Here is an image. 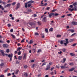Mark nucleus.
Segmentation results:
<instances>
[{"mask_svg": "<svg viewBox=\"0 0 77 77\" xmlns=\"http://www.w3.org/2000/svg\"><path fill=\"white\" fill-rule=\"evenodd\" d=\"M47 18L46 17H45L43 18L42 19V21H43V22H47Z\"/></svg>", "mask_w": 77, "mask_h": 77, "instance_id": "obj_1", "label": "nucleus"}, {"mask_svg": "<svg viewBox=\"0 0 77 77\" xmlns=\"http://www.w3.org/2000/svg\"><path fill=\"white\" fill-rule=\"evenodd\" d=\"M19 8H20V3H18L17 4L16 9H18Z\"/></svg>", "mask_w": 77, "mask_h": 77, "instance_id": "obj_2", "label": "nucleus"}, {"mask_svg": "<svg viewBox=\"0 0 77 77\" xmlns=\"http://www.w3.org/2000/svg\"><path fill=\"white\" fill-rule=\"evenodd\" d=\"M68 68V67H66L65 66H62L61 67V69H65V68Z\"/></svg>", "mask_w": 77, "mask_h": 77, "instance_id": "obj_3", "label": "nucleus"}, {"mask_svg": "<svg viewBox=\"0 0 77 77\" xmlns=\"http://www.w3.org/2000/svg\"><path fill=\"white\" fill-rule=\"evenodd\" d=\"M8 57H13V54L12 53L11 54H9L8 55Z\"/></svg>", "mask_w": 77, "mask_h": 77, "instance_id": "obj_4", "label": "nucleus"}, {"mask_svg": "<svg viewBox=\"0 0 77 77\" xmlns=\"http://www.w3.org/2000/svg\"><path fill=\"white\" fill-rule=\"evenodd\" d=\"M72 23L73 25H77V22H76L73 21L72 22Z\"/></svg>", "mask_w": 77, "mask_h": 77, "instance_id": "obj_5", "label": "nucleus"}, {"mask_svg": "<svg viewBox=\"0 0 77 77\" xmlns=\"http://www.w3.org/2000/svg\"><path fill=\"white\" fill-rule=\"evenodd\" d=\"M3 47H5V48H7V47H8V45L7 44H3Z\"/></svg>", "mask_w": 77, "mask_h": 77, "instance_id": "obj_6", "label": "nucleus"}, {"mask_svg": "<svg viewBox=\"0 0 77 77\" xmlns=\"http://www.w3.org/2000/svg\"><path fill=\"white\" fill-rule=\"evenodd\" d=\"M21 48H21V47L18 48H17V51H20L21 50Z\"/></svg>", "mask_w": 77, "mask_h": 77, "instance_id": "obj_7", "label": "nucleus"}, {"mask_svg": "<svg viewBox=\"0 0 77 77\" xmlns=\"http://www.w3.org/2000/svg\"><path fill=\"white\" fill-rule=\"evenodd\" d=\"M22 58V56H20L18 57V59L19 60H21V59Z\"/></svg>", "mask_w": 77, "mask_h": 77, "instance_id": "obj_8", "label": "nucleus"}, {"mask_svg": "<svg viewBox=\"0 0 77 77\" xmlns=\"http://www.w3.org/2000/svg\"><path fill=\"white\" fill-rule=\"evenodd\" d=\"M75 69L74 68H71L69 70V71L70 72H71V71H72L74 70Z\"/></svg>", "mask_w": 77, "mask_h": 77, "instance_id": "obj_9", "label": "nucleus"}, {"mask_svg": "<svg viewBox=\"0 0 77 77\" xmlns=\"http://www.w3.org/2000/svg\"><path fill=\"white\" fill-rule=\"evenodd\" d=\"M11 4H8L7 5V7L8 8H10V7H11Z\"/></svg>", "mask_w": 77, "mask_h": 77, "instance_id": "obj_10", "label": "nucleus"}, {"mask_svg": "<svg viewBox=\"0 0 77 77\" xmlns=\"http://www.w3.org/2000/svg\"><path fill=\"white\" fill-rule=\"evenodd\" d=\"M74 10H75V11H77V6H75L74 8Z\"/></svg>", "mask_w": 77, "mask_h": 77, "instance_id": "obj_11", "label": "nucleus"}, {"mask_svg": "<svg viewBox=\"0 0 77 77\" xmlns=\"http://www.w3.org/2000/svg\"><path fill=\"white\" fill-rule=\"evenodd\" d=\"M25 8H27V5H28V3H26L25 4Z\"/></svg>", "mask_w": 77, "mask_h": 77, "instance_id": "obj_12", "label": "nucleus"}, {"mask_svg": "<svg viewBox=\"0 0 77 77\" xmlns=\"http://www.w3.org/2000/svg\"><path fill=\"white\" fill-rule=\"evenodd\" d=\"M47 67H48L46 69V70H48L50 68V66H47Z\"/></svg>", "mask_w": 77, "mask_h": 77, "instance_id": "obj_13", "label": "nucleus"}, {"mask_svg": "<svg viewBox=\"0 0 77 77\" xmlns=\"http://www.w3.org/2000/svg\"><path fill=\"white\" fill-rule=\"evenodd\" d=\"M24 75L25 77H27L28 76V75H27V73H26L24 74Z\"/></svg>", "mask_w": 77, "mask_h": 77, "instance_id": "obj_14", "label": "nucleus"}, {"mask_svg": "<svg viewBox=\"0 0 77 77\" xmlns=\"http://www.w3.org/2000/svg\"><path fill=\"white\" fill-rule=\"evenodd\" d=\"M70 54L71 55V56H75V54L72 53H70Z\"/></svg>", "mask_w": 77, "mask_h": 77, "instance_id": "obj_15", "label": "nucleus"}, {"mask_svg": "<svg viewBox=\"0 0 77 77\" xmlns=\"http://www.w3.org/2000/svg\"><path fill=\"white\" fill-rule=\"evenodd\" d=\"M63 62H62V63H65V61H66V58H63Z\"/></svg>", "mask_w": 77, "mask_h": 77, "instance_id": "obj_16", "label": "nucleus"}, {"mask_svg": "<svg viewBox=\"0 0 77 77\" xmlns=\"http://www.w3.org/2000/svg\"><path fill=\"white\" fill-rule=\"evenodd\" d=\"M21 51H19L17 53L18 55L20 56V55H21Z\"/></svg>", "mask_w": 77, "mask_h": 77, "instance_id": "obj_17", "label": "nucleus"}, {"mask_svg": "<svg viewBox=\"0 0 77 77\" xmlns=\"http://www.w3.org/2000/svg\"><path fill=\"white\" fill-rule=\"evenodd\" d=\"M27 56V55L26 54H24V56L23 57V59H26V57Z\"/></svg>", "mask_w": 77, "mask_h": 77, "instance_id": "obj_18", "label": "nucleus"}, {"mask_svg": "<svg viewBox=\"0 0 77 77\" xmlns=\"http://www.w3.org/2000/svg\"><path fill=\"white\" fill-rule=\"evenodd\" d=\"M33 42V41L32 40H31L29 41V44H32Z\"/></svg>", "mask_w": 77, "mask_h": 77, "instance_id": "obj_19", "label": "nucleus"}, {"mask_svg": "<svg viewBox=\"0 0 77 77\" xmlns=\"http://www.w3.org/2000/svg\"><path fill=\"white\" fill-rule=\"evenodd\" d=\"M33 2H33V1H29V2H28V3H33Z\"/></svg>", "mask_w": 77, "mask_h": 77, "instance_id": "obj_20", "label": "nucleus"}, {"mask_svg": "<svg viewBox=\"0 0 77 77\" xmlns=\"http://www.w3.org/2000/svg\"><path fill=\"white\" fill-rule=\"evenodd\" d=\"M16 3V2H14L12 3L11 5L12 6H15Z\"/></svg>", "mask_w": 77, "mask_h": 77, "instance_id": "obj_21", "label": "nucleus"}, {"mask_svg": "<svg viewBox=\"0 0 77 77\" xmlns=\"http://www.w3.org/2000/svg\"><path fill=\"white\" fill-rule=\"evenodd\" d=\"M52 16V14H51V13H50L48 16V17H49V18H51V17Z\"/></svg>", "mask_w": 77, "mask_h": 77, "instance_id": "obj_22", "label": "nucleus"}, {"mask_svg": "<svg viewBox=\"0 0 77 77\" xmlns=\"http://www.w3.org/2000/svg\"><path fill=\"white\" fill-rule=\"evenodd\" d=\"M11 36L12 37V38H15V36L13 34H11Z\"/></svg>", "mask_w": 77, "mask_h": 77, "instance_id": "obj_23", "label": "nucleus"}, {"mask_svg": "<svg viewBox=\"0 0 77 77\" xmlns=\"http://www.w3.org/2000/svg\"><path fill=\"white\" fill-rule=\"evenodd\" d=\"M65 40L66 41V42L67 44H68V43H69V42L68 41V39L67 38H66Z\"/></svg>", "mask_w": 77, "mask_h": 77, "instance_id": "obj_24", "label": "nucleus"}, {"mask_svg": "<svg viewBox=\"0 0 77 77\" xmlns=\"http://www.w3.org/2000/svg\"><path fill=\"white\" fill-rule=\"evenodd\" d=\"M70 31H71L72 33H74V29H70Z\"/></svg>", "mask_w": 77, "mask_h": 77, "instance_id": "obj_25", "label": "nucleus"}, {"mask_svg": "<svg viewBox=\"0 0 77 77\" xmlns=\"http://www.w3.org/2000/svg\"><path fill=\"white\" fill-rule=\"evenodd\" d=\"M57 38H59L60 37H61V35H57Z\"/></svg>", "mask_w": 77, "mask_h": 77, "instance_id": "obj_26", "label": "nucleus"}, {"mask_svg": "<svg viewBox=\"0 0 77 77\" xmlns=\"http://www.w3.org/2000/svg\"><path fill=\"white\" fill-rule=\"evenodd\" d=\"M41 51V49H38L37 51L38 53H39Z\"/></svg>", "mask_w": 77, "mask_h": 77, "instance_id": "obj_27", "label": "nucleus"}, {"mask_svg": "<svg viewBox=\"0 0 77 77\" xmlns=\"http://www.w3.org/2000/svg\"><path fill=\"white\" fill-rule=\"evenodd\" d=\"M41 21H39L38 22V23L39 25H41Z\"/></svg>", "mask_w": 77, "mask_h": 77, "instance_id": "obj_28", "label": "nucleus"}, {"mask_svg": "<svg viewBox=\"0 0 77 77\" xmlns=\"http://www.w3.org/2000/svg\"><path fill=\"white\" fill-rule=\"evenodd\" d=\"M57 11V9H54L52 10V12H54L55 11Z\"/></svg>", "mask_w": 77, "mask_h": 77, "instance_id": "obj_29", "label": "nucleus"}, {"mask_svg": "<svg viewBox=\"0 0 77 77\" xmlns=\"http://www.w3.org/2000/svg\"><path fill=\"white\" fill-rule=\"evenodd\" d=\"M9 49H7L6 50V52L8 53H9Z\"/></svg>", "mask_w": 77, "mask_h": 77, "instance_id": "obj_30", "label": "nucleus"}, {"mask_svg": "<svg viewBox=\"0 0 77 77\" xmlns=\"http://www.w3.org/2000/svg\"><path fill=\"white\" fill-rule=\"evenodd\" d=\"M69 65L71 66H72L74 65V63H70Z\"/></svg>", "mask_w": 77, "mask_h": 77, "instance_id": "obj_31", "label": "nucleus"}, {"mask_svg": "<svg viewBox=\"0 0 77 77\" xmlns=\"http://www.w3.org/2000/svg\"><path fill=\"white\" fill-rule=\"evenodd\" d=\"M53 64L52 62H50L49 63V66H50V65H51Z\"/></svg>", "mask_w": 77, "mask_h": 77, "instance_id": "obj_32", "label": "nucleus"}, {"mask_svg": "<svg viewBox=\"0 0 77 77\" xmlns=\"http://www.w3.org/2000/svg\"><path fill=\"white\" fill-rule=\"evenodd\" d=\"M63 43V41L62 40L60 41V44L61 45H62Z\"/></svg>", "mask_w": 77, "mask_h": 77, "instance_id": "obj_33", "label": "nucleus"}, {"mask_svg": "<svg viewBox=\"0 0 77 77\" xmlns=\"http://www.w3.org/2000/svg\"><path fill=\"white\" fill-rule=\"evenodd\" d=\"M46 64V63H44L43 64H42V66H43L44 65H45Z\"/></svg>", "mask_w": 77, "mask_h": 77, "instance_id": "obj_34", "label": "nucleus"}, {"mask_svg": "<svg viewBox=\"0 0 77 77\" xmlns=\"http://www.w3.org/2000/svg\"><path fill=\"white\" fill-rule=\"evenodd\" d=\"M62 51H63V52H65V51H66V49L65 48L63 49H62Z\"/></svg>", "mask_w": 77, "mask_h": 77, "instance_id": "obj_35", "label": "nucleus"}, {"mask_svg": "<svg viewBox=\"0 0 77 77\" xmlns=\"http://www.w3.org/2000/svg\"><path fill=\"white\" fill-rule=\"evenodd\" d=\"M45 31L46 33H48V29H45Z\"/></svg>", "mask_w": 77, "mask_h": 77, "instance_id": "obj_36", "label": "nucleus"}, {"mask_svg": "<svg viewBox=\"0 0 77 77\" xmlns=\"http://www.w3.org/2000/svg\"><path fill=\"white\" fill-rule=\"evenodd\" d=\"M76 44H74L72 45L71 46H72V47H74L75 46V45H76Z\"/></svg>", "mask_w": 77, "mask_h": 77, "instance_id": "obj_37", "label": "nucleus"}, {"mask_svg": "<svg viewBox=\"0 0 77 77\" xmlns=\"http://www.w3.org/2000/svg\"><path fill=\"white\" fill-rule=\"evenodd\" d=\"M76 35V33H74L71 36H74V35Z\"/></svg>", "mask_w": 77, "mask_h": 77, "instance_id": "obj_38", "label": "nucleus"}, {"mask_svg": "<svg viewBox=\"0 0 77 77\" xmlns=\"http://www.w3.org/2000/svg\"><path fill=\"white\" fill-rule=\"evenodd\" d=\"M53 29L52 28H51L49 29L50 31H53Z\"/></svg>", "mask_w": 77, "mask_h": 77, "instance_id": "obj_39", "label": "nucleus"}, {"mask_svg": "<svg viewBox=\"0 0 77 77\" xmlns=\"http://www.w3.org/2000/svg\"><path fill=\"white\" fill-rule=\"evenodd\" d=\"M3 65H4V63H2L0 64V66H3Z\"/></svg>", "mask_w": 77, "mask_h": 77, "instance_id": "obj_40", "label": "nucleus"}, {"mask_svg": "<svg viewBox=\"0 0 77 77\" xmlns=\"http://www.w3.org/2000/svg\"><path fill=\"white\" fill-rule=\"evenodd\" d=\"M11 2H12V1L11 0H8L7 2V3H11Z\"/></svg>", "mask_w": 77, "mask_h": 77, "instance_id": "obj_41", "label": "nucleus"}, {"mask_svg": "<svg viewBox=\"0 0 77 77\" xmlns=\"http://www.w3.org/2000/svg\"><path fill=\"white\" fill-rule=\"evenodd\" d=\"M28 66H27V65H25L24 66V68L26 69V68H27Z\"/></svg>", "mask_w": 77, "mask_h": 77, "instance_id": "obj_42", "label": "nucleus"}, {"mask_svg": "<svg viewBox=\"0 0 77 77\" xmlns=\"http://www.w3.org/2000/svg\"><path fill=\"white\" fill-rule=\"evenodd\" d=\"M73 41H74V40L73 39H70V42H73Z\"/></svg>", "mask_w": 77, "mask_h": 77, "instance_id": "obj_43", "label": "nucleus"}, {"mask_svg": "<svg viewBox=\"0 0 77 77\" xmlns=\"http://www.w3.org/2000/svg\"><path fill=\"white\" fill-rule=\"evenodd\" d=\"M25 40V39L24 38L21 41V42H24V40Z\"/></svg>", "mask_w": 77, "mask_h": 77, "instance_id": "obj_44", "label": "nucleus"}, {"mask_svg": "<svg viewBox=\"0 0 77 77\" xmlns=\"http://www.w3.org/2000/svg\"><path fill=\"white\" fill-rule=\"evenodd\" d=\"M8 27H11V25L9 23L8 24Z\"/></svg>", "mask_w": 77, "mask_h": 77, "instance_id": "obj_45", "label": "nucleus"}, {"mask_svg": "<svg viewBox=\"0 0 77 77\" xmlns=\"http://www.w3.org/2000/svg\"><path fill=\"white\" fill-rule=\"evenodd\" d=\"M62 53V52L60 51V52H58V54H61Z\"/></svg>", "mask_w": 77, "mask_h": 77, "instance_id": "obj_46", "label": "nucleus"}, {"mask_svg": "<svg viewBox=\"0 0 77 77\" xmlns=\"http://www.w3.org/2000/svg\"><path fill=\"white\" fill-rule=\"evenodd\" d=\"M73 5L74 6H75L76 5H77V3L75 2L73 3Z\"/></svg>", "mask_w": 77, "mask_h": 77, "instance_id": "obj_47", "label": "nucleus"}, {"mask_svg": "<svg viewBox=\"0 0 77 77\" xmlns=\"http://www.w3.org/2000/svg\"><path fill=\"white\" fill-rule=\"evenodd\" d=\"M18 70H17L16 72H15V74H18Z\"/></svg>", "mask_w": 77, "mask_h": 77, "instance_id": "obj_48", "label": "nucleus"}, {"mask_svg": "<svg viewBox=\"0 0 77 77\" xmlns=\"http://www.w3.org/2000/svg\"><path fill=\"white\" fill-rule=\"evenodd\" d=\"M28 7H30L31 6H32V5L30 4H28Z\"/></svg>", "mask_w": 77, "mask_h": 77, "instance_id": "obj_49", "label": "nucleus"}, {"mask_svg": "<svg viewBox=\"0 0 77 77\" xmlns=\"http://www.w3.org/2000/svg\"><path fill=\"white\" fill-rule=\"evenodd\" d=\"M35 35L36 36V35H39V34H38V33H37V32H35Z\"/></svg>", "mask_w": 77, "mask_h": 77, "instance_id": "obj_50", "label": "nucleus"}, {"mask_svg": "<svg viewBox=\"0 0 77 77\" xmlns=\"http://www.w3.org/2000/svg\"><path fill=\"white\" fill-rule=\"evenodd\" d=\"M11 75V73H8L7 74L8 76H9L10 75Z\"/></svg>", "mask_w": 77, "mask_h": 77, "instance_id": "obj_51", "label": "nucleus"}, {"mask_svg": "<svg viewBox=\"0 0 77 77\" xmlns=\"http://www.w3.org/2000/svg\"><path fill=\"white\" fill-rule=\"evenodd\" d=\"M4 42L3 41H1L0 40V43H4Z\"/></svg>", "mask_w": 77, "mask_h": 77, "instance_id": "obj_52", "label": "nucleus"}, {"mask_svg": "<svg viewBox=\"0 0 77 77\" xmlns=\"http://www.w3.org/2000/svg\"><path fill=\"white\" fill-rule=\"evenodd\" d=\"M70 8H73V5H71L70 6Z\"/></svg>", "mask_w": 77, "mask_h": 77, "instance_id": "obj_53", "label": "nucleus"}, {"mask_svg": "<svg viewBox=\"0 0 77 77\" xmlns=\"http://www.w3.org/2000/svg\"><path fill=\"white\" fill-rule=\"evenodd\" d=\"M67 44H68V43H64V45H65V46H67Z\"/></svg>", "mask_w": 77, "mask_h": 77, "instance_id": "obj_54", "label": "nucleus"}, {"mask_svg": "<svg viewBox=\"0 0 77 77\" xmlns=\"http://www.w3.org/2000/svg\"><path fill=\"white\" fill-rule=\"evenodd\" d=\"M52 15H53V16H54L55 15V14H54V13H51Z\"/></svg>", "mask_w": 77, "mask_h": 77, "instance_id": "obj_55", "label": "nucleus"}, {"mask_svg": "<svg viewBox=\"0 0 77 77\" xmlns=\"http://www.w3.org/2000/svg\"><path fill=\"white\" fill-rule=\"evenodd\" d=\"M2 55H3V56H5V53H4V52H2V53H1Z\"/></svg>", "mask_w": 77, "mask_h": 77, "instance_id": "obj_56", "label": "nucleus"}, {"mask_svg": "<svg viewBox=\"0 0 77 77\" xmlns=\"http://www.w3.org/2000/svg\"><path fill=\"white\" fill-rule=\"evenodd\" d=\"M72 15V14H67V16H71Z\"/></svg>", "mask_w": 77, "mask_h": 77, "instance_id": "obj_57", "label": "nucleus"}, {"mask_svg": "<svg viewBox=\"0 0 77 77\" xmlns=\"http://www.w3.org/2000/svg\"><path fill=\"white\" fill-rule=\"evenodd\" d=\"M3 51H4L3 50H0V52H1V53L3 52Z\"/></svg>", "mask_w": 77, "mask_h": 77, "instance_id": "obj_58", "label": "nucleus"}, {"mask_svg": "<svg viewBox=\"0 0 77 77\" xmlns=\"http://www.w3.org/2000/svg\"><path fill=\"white\" fill-rule=\"evenodd\" d=\"M12 57H11L10 58V60L11 61H12Z\"/></svg>", "mask_w": 77, "mask_h": 77, "instance_id": "obj_59", "label": "nucleus"}, {"mask_svg": "<svg viewBox=\"0 0 77 77\" xmlns=\"http://www.w3.org/2000/svg\"><path fill=\"white\" fill-rule=\"evenodd\" d=\"M5 77V76H4V75H0V77Z\"/></svg>", "mask_w": 77, "mask_h": 77, "instance_id": "obj_60", "label": "nucleus"}, {"mask_svg": "<svg viewBox=\"0 0 77 77\" xmlns=\"http://www.w3.org/2000/svg\"><path fill=\"white\" fill-rule=\"evenodd\" d=\"M13 29H11L10 30L11 32H13Z\"/></svg>", "mask_w": 77, "mask_h": 77, "instance_id": "obj_61", "label": "nucleus"}, {"mask_svg": "<svg viewBox=\"0 0 77 77\" xmlns=\"http://www.w3.org/2000/svg\"><path fill=\"white\" fill-rule=\"evenodd\" d=\"M50 9V7H47L46 8L47 10H49V9Z\"/></svg>", "mask_w": 77, "mask_h": 77, "instance_id": "obj_62", "label": "nucleus"}, {"mask_svg": "<svg viewBox=\"0 0 77 77\" xmlns=\"http://www.w3.org/2000/svg\"><path fill=\"white\" fill-rule=\"evenodd\" d=\"M53 73H54V72H52L50 73V74L51 75H53Z\"/></svg>", "mask_w": 77, "mask_h": 77, "instance_id": "obj_63", "label": "nucleus"}, {"mask_svg": "<svg viewBox=\"0 0 77 77\" xmlns=\"http://www.w3.org/2000/svg\"><path fill=\"white\" fill-rule=\"evenodd\" d=\"M48 76H49L48 75H47L45 76V77H48Z\"/></svg>", "mask_w": 77, "mask_h": 77, "instance_id": "obj_64", "label": "nucleus"}]
</instances>
